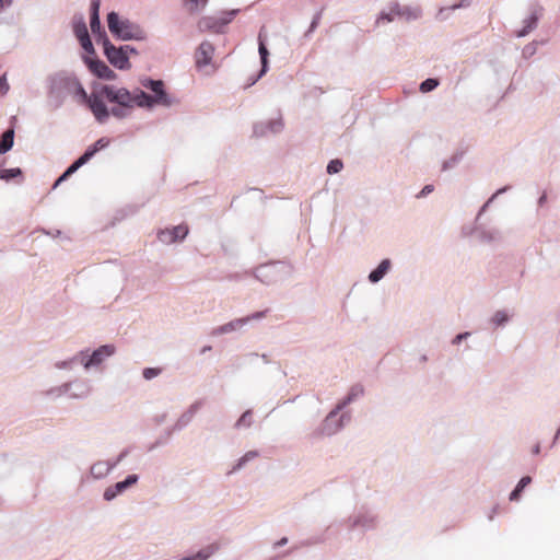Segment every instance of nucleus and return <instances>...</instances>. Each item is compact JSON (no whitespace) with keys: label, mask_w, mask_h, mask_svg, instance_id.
<instances>
[{"label":"nucleus","mask_w":560,"mask_h":560,"mask_svg":"<svg viewBox=\"0 0 560 560\" xmlns=\"http://www.w3.org/2000/svg\"><path fill=\"white\" fill-rule=\"evenodd\" d=\"M102 94L110 103H116L126 108L133 106L143 107L148 104V94L140 89L133 92L125 88H116L114 85H102Z\"/></svg>","instance_id":"nucleus-1"},{"label":"nucleus","mask_w":560,"mask_h":560,"mask_svg":"<svg viewBox=\"0 0 560 560\" xmlns=\"http://www.w3.org/2000/svg\"><path fill=\"white\" fill-rule=\"evenodd\" d=\"M107 25L113 35L124 40H143L147 37L145 32L142 28L128 20H120L116 12L108 13Z\"/></svg>","instance_id":"nucleus-2"},{"label":"nucleus","mask_w":560,"mask_h":560,"mask_svg":"<svg viewBox=\"0 0 560 560\" xmlns=\"http://www.w3.org/2000/svg\"><path fill=\"white\" fill-rule=\"evenodd\" d=\"M141 84L153 92V95L148 94L149 100L144 107L150 108L154 105L171 106L174 103L171 95L166 93L164 82L162 80L145 79Z\"/></svg>","instance_id":"nucleus-3"},{"label":"nucleus","mask_w":560,"mask_h":560,"mask_svg":"<svg viewBox=\"0 0 560 560\" xmlns=\"http://www.w3.org/2000/svg\"><path fill=\"white\" fill-rule=\"evenodd\" d=\"M109 144V140L106 138L98 139L92 147H90L83 155H81L73 164H71L67 171L57 179L55 186L59 185L62 180L67 179L70 175L77 172L82 165L89 162L92 156L100 150L106 148Z\"/></svg>","instance_id":"nucleus-4"},{"label":"nucleus","mask_w":560,"mask_h":560,"mask_svg":"<svg viewBox=\"0 0 560 560\" xmlns=\"http://www.w3.org/2000/svg\"><path fill=\"white\" fill-rule=\"evenodd\" d=\"M213 55L214 47L212 44L209 42H202L195 52L196 68L206 74L214 72L215 68L212 65Z\"/></svg>","instance_id":"nucleus-5"},{"label":"nucleus","mask_w":560,"mask_h":560,"mask_svg":"<svg viewBox=\"0 0 560 560\" xmlns=\"http://www.w3.org/2000/svg\"><path fill=\"white\" fill-rule=\"evenodd\" d=\"M104 54L108 61L120 70L130 68L129 56L127 55V48L115 47L108 38L104 39Z\"/></svg>","instance_id":"nucleus-6"},{"label":"nucleus","mask_w":560,"mask_h":560,"mask_svg":"<svg viewBox=\"0 0 560 560\" xmlns=\"http://www.w3.org/2000/svg\"><path fill=\"white\" fill-rule=\"evenodd\" d=\"M105 95L102 94V85L94 90L85 104L90 107L91 112L93 113L94 117L97 121L104 122L107 120L109 116V112L107 109V106L104 103Z\"/></svg>","instance_id":"nucleus-7"},{"label":"nucleus","mask_w":560,"mask_h":560,"mask_svg":"<svg viewBox=\"0 0 560 560\" xmlns=\"http://www.w3.org/2000/svg\"><path fill=\"white\" fill-rule=\"evenodd\" d=\"M352 399V396L350 395L347 399V401L340 404L337 406V408L335 410H332L327 417L326 419L324 420V423H323V433L324 434H327V435H331L334 433H336L341 427H342V419H343V416H341L339 419H338V413H339V410H341L343 408V406L350 401Z\"/></svg>","instance_id":"nucleus-8"},{"label":"nucleus","mask_w":560,"mask_h":560,"mask_svg":"<svg viewBox=\"0 0 560 560\" xmlns=\"http://www.w3.org/2000/svg\"><path fill=\"white\" fill-rule=\"evenodd\" d=\"M266 314V312H257V313H254L253 315L250 316H247V317H243V318H236L234 320H231L215 329H213V335H223V334H228V332H231L233 330H236L241 327H243L246 323H248L249 320L252 319H258V318H261L264 317Z\"/></svg>","instance_id":"nucleus-9"},{"label":"nucleus","mask_w":560,"mask_h":560,"mask_svg":"<svg viewBox=\"0 0 560 560\" xmlns=\"http://www.w3.org/2000/svg\"><path fill=\"white\" fill-rule=\"evenodd\" d=\"M98 10H100V0H93L91 3V21L90 26L91 31L95 36H98L97 40H102V44L104 45V39L107 38L105 31L103 30L100 16H98Z\"/></svg>","instance_id":"nucleus-10"},{"label":"nucleus","mask_w":560,"mask_h":560,"mask_svg":"<svg viewBox=\"0 0 560 560\" xmlns=\"http://www.w3.org/2000/svg\"><path fill=\"white\" fill-rule=\"evenodd\" d=\"M89 69L100 79L113 81L117 78V74L100 59L90 60Z\"/></svg>","instance_id":"nucleus-11"},{"label":"nucleus","mask_w":560,"mask_h":560,"mask_svg":"<svg viewBox=\"0 0 560 560\" xmlns=\"http://www.w3.org/2000/svg\"><path fill=\"white\" fill-rule=\"evenodd\" d=\"M188 234V228L187 225L180 224L172 230H164L159 233V240L162 243H174L178 240H183Z\"/></svg>","instance_id":"nucleus-12"},{"label":"nucleus","mask_w":560,"mask_h":560,"mask_svg":"<svg viewBox=\"0 0 560 560\" xmlns=\"http://www.w3.org/2000/svg\"><path fill=\"white\" fill-rule=\"evenodd\" d=\"M115 352V347L112 345L101 346L96 349L92 355L85 361L84 366L88 369L92 365H97L103 362V360L107 357H110Z\"/></svg>","instance_id":"nucleus-13"},{"label":"nucleus","mask_w":560,"mask_h":560,"mask_svg":"<svg viewBox=\"0 0 560 560\" xmlns=\"http://www.w3.org/2000/svg\"><path fill=\"white\" fill-rule=\"evenodd\" d=\"M389 268H390V261L388 259H384L378 265V267L370 273V276H369L370 281L371 282L380 281L387 273Z\"/></svg>","instance_id":"nucleus-14"},{"label":"nucleus","mask_w":560,"mask_h":560,"mask_svg":"<svg viewBox=\"0 0 560 560\" xmlns=\"http://www.w3.org/2000/svg\"><path fill=\"white\" fill-rule=\"evenodd\" d=\"M14 129L10 128L1 136L0 154L8 152L13 147Z\"/></svg>","instance_id":"nucleus-15"},{"label":"nucleus","mask_w":560,"mask_h":560,"mask_svg":"<svg viewBox=\"0 0 560 560\" xmlns=\"http://www.w3.org/2000/svg\"><path fill=\"white\" fill-rule=\"evenodd\" d=\"M138 481L137 475H129L124 481H119L114 485L117 494L125 491L128 487L135 485Z\"/></svg>","instance_id":"nucleus-16"},{"label":"nucleus","mask_w":560,"mask_h":560,"mask_svg":"<svg viewBox=\"0 0 560 560\" xmlns=\"http://www.w3.org/2000/svg\"><path fill=\"white\" fill-rule=\"evenodd\" d=\"M208 0H185L186 9L189 13H197L203 9Z\"/></svg>","instance_id":"nucleus-17"},{"label":"nucleus","mask_w":560,"mask_h":560,"mask_svg":"<svg viewBox=\"0 0 560 560\" xmlns=\"http://www.w3.org/2000/svg\"><path fill=\"white\" fill-rule=\"evenodd\" d=\"M530 481H532V478H530V477H528V476L523 477V478L518 481V483H517L516 488L512 491V493H511V495H510V500H511V501H515V500H517V499L520 498V493L522 492V490H523L526 486H528V485L530 483Z\"/></svg>","instance_id":"nucleus-18"},{"label":"nucleus","mask_w":560,"mask_h":560,"mask_svg":"<svg viewBox=\"0 0 560 560\" xmlns=\"http://www.w3.org/2000/svg\"><path fill=\"white\" fill-rule=\"evenodd\" d=\"M530 481H532V478H530V477H528V476L523 477V478L518 481V483H517L516 488L512 491V493H511V495H510V500H511V501H515V500H517V499L520 498V493L522 492V490H523L526 486H528V485L530 483Z\"/></svg>","instance_id":"nucleus-19"},{"label":"nucleus","mask_w":560,"mask_h":560,"mask_svg":"<svg viewBox=\"0 0 560 560\" xmlns=\"http://www.w3.org/2000/svg\"><path fill=\"white\" fill-rule=\"evenodd\" d=\"M530 481H532V478H530V477H528V476L523 477V478L518 481V483H517L516 488L512 491V493H511V495H510V500H511V501H515V500H517V499L520 498V493L522 492V490H523L526 486H528V485L530 483Z\"/></svg>","instance_id":"nucleus-20"},{"label":"nucleus","mask_w":560,"mask_h":560,"mask_svg":"<svg viewBox=\"0 0 560 560\" xmlns=\"http://www.w3.org/2000/svg\"><path fill=\"white\" fill-rule=\"evenodd\" d=\"M259 55H260V59H261V73H265L267 71V66H268V50L265 46V43H264L260 34H259Z\"/></svg>","instance_id":"nucleus-21"},{"label":"nucleus","mask_w":560,"mask_h":560,"mask_svg":"<svg viewBox=\"0 0 560 560\" xmlns=\"http://www.w3.org/2000/svg\"><path fill=\"white\" fill-rule=\"evenodd\" d=\"M73 32L79 40L89 36L88 27L83 20L74 24Z\"/></svg>","instance_id":"nucleus-22"},{"label":"nucleus","mask_w":560,"mask_h":560,"mask_svg":"<svg viewBox=\"0 0 560 560\" xmlns=\"http://www.w3.org/2000/svg\"><path fill=\"white\" fill-rule=\"evenodd\" d=\"M22 174L20 168H4L0 171V179L10 180L11 178L18 177Z\"/></svg>","instance_id":"nucleus-23"},{"label":"nucleus","mask_w":560,"mask_h":560,"mask_svg":"<svg viewBox=\"0 0 560 560\" xmlns=\"http://www.w3.org/2000/svg\"><path fill=\"white\" fill-rule=\"evenodd\" d=\"M439 82L436 79H427L420 84V91L423 93L430 92L438 86Z\"/></svg>","instance_id":"nucleus-24"},{"label":"nucleus","mask_w":560,"mask_h":560,"mask_svg":"<svg viewBox=\"0 0 560 560\" xmlns=\"http://www.w3.org/2000/svg\"><path fill=\"white\" fill-rule=\"evenodd\" d=\"M343 167V164L340 160H331L327 165V173L328 174H336L340 172Z\"/></svg>","instance_id":"nucleus-25"},{"label":"nucleus","mask_w":560,"mask_h":560,"mask_svg":"<svg viewBox=\"0 0 560 560\" xmlns=\"http://www.w3.org/2000/svg\"><path fill=\"white\" fill-rule=\"evenodd\" d=\"M526 22H527L526 27L518 33V36H524L526 34H528L535 27L537 18L530 16L529 20H527Z\"/></svg>","instance_id":"nucleus-26"},{"label":"nucleus","mask_w":560,"mask_h":560,"mask_svg":"<svg viewBox=\"0 0 560 560\" xmlns=\"http://www.w3.org/2000/svg\"><path fill=\"white\" fill-rule=\"evenodd\" d=\"M250 420H252V412L250 411H245L242 417L238 419L237 423H236V427H248L250 424Z\"/></svg>","instance_id":"nucleus-27"},{"label":"nucleus","mask_w":560,"mask_h":560,"mask_svg":"<svg viewBox=\"0 0 560 560\" xmlns=\"http://www.w3.org/2000/svg\"><path fill=\"white\" fill-rule=\"evenodd\" d=\"M160 373H161L160 369L147 368V369L143 370V377L145 380H151V378L158 376Z\"/></svg>","instance_id":"nucleus-28"},{"label":"nucleus","mask_w":560,"mask_h":560,"mask_svg":"<svg viewBox=\"0 0 560 560\" xmlns=\"http://www.w3.org/2000/svg\"><path fill=\"white\" fill-rule=\"evenodd\" d=\"M258 456V453L255 451L247 452L238 462L237 467H242L246 462L254 459Z\"/></svg>","instance_id":"nucleus-29"},{"label":"nucleus","mask_w":560,"mask_h":560,"mask_svg":"<svg viewBox=\"0 0 560 560\" xmlns=\"http://www.w3.org/2000/svg\"><path fill=\"white\" fill-rule=\"evenodd\" d=\"M75 94L80 97L81 102L83 103H86L90 96L81 84L77 85Z\"/></svg>","instance_id":"nucleus-30"},{"label":"nucleus","mask_w":560,"mask_h":560,"mask_svg":"<svg viewBox=\"0 0 560 560\" xmlns=\"http://www.w3.org/2000/svg\"><path fill=\"white\" fill-rule=\"evenodd\" d=\"M80 44H81L82 48L86 52H90V54L94 52V48H93L92 42L90 39V36H88L84 39L80 40Z\"/></svg>","instance_id":"nucleus-31"},{"label":"nucleus","mask_w":560,"mask_h":560,"mask_svg":"<svg viewBox=\"0 0 560 560\" xmlns=\"http://www.w3.org/2000/svg\"><path fill=\"white\" fill-rule=\"evenodd\" d=\"M508 320V316L504 312L502 311H499L494 314L493 316V322L497 324V325H502L504 324L505 322Z\"/></svg>","instance_id":"nucleus-32"},{"label":"nucleus","mask_w":560,"mask_h":560,"mask_svg":"<svg viewBox=\"0 0 560 560\" xmlns=\"http://www.w3.org/2000/svg\"><path fill=\"white\" fill-rule=\"evenodd\" d=\"M10 86H9V83H8V80H7V75L3 74L1 78H0V93L2 95L7 94L8 91H9Z\"/></svg>","instance_id":"nucleus-33"},{"label":"nucleus","mask_w":560,"mask_h":560,"mask_svg":"<svg viewBox=\"0 0 560 560\" xmlns=\"http://www.w3.org/2000/svg\"><path fill=\"white\" fill-rule=\"evenodd\" d=\"M117 495V492L115 490V487H109L104 492V499L107 501L113 500Z\"/></svg>","instance_id":"nucleus-34"},{"label":"nucleus","mask_w":560,"mask_h":560,"mask_svg":"<svg viewBox=\"0 0 560 560\" xmlns=\"http://www.w3.org/2000/svg\"><path fill=\"white\" fill-rule=\"evenodd\" d=\"M432 191H433V186L432 185H425L417 197L418 198L419 197H424V196H427L428 194H430Z\"/></svg>","instance_id":"nucleus-35"},{"label":"nucleus","mask_w":560,"mask_h":560,"mask_svg":"<svg viewBox=\"0 0 560 560\" xmlns=\"http://www.w3.org/2000/svg\"><path fill=\"white\" fill-rule=\"evenodd\" d=\"M383 21H386V22H392L393 21V16L390 14H386V13H383L380 19L377 20V22H383Z\"/></svg>","instance_id":"nucleus-36"},{"label":"nucleus","mask_w":560,"mask_h":560,"mask_svg":"<svg viewBox=\"0 0 560 560\" xmlns=\"http://www.w3.org/2000/svg\"><path fill=\"white\" fill-rule=\"evenodd\" d=\"M12 3V0H0V11L4 9L5 7L10 5Z\"/></svg>","instance_id":"nucleus-37"},{"label":"nucleus","mask_w":560,"mask_h":560,"mask_svg":"<svg viewBox=\"0 0 560 560\" xmlns=\"http://www.w3.org/2000/svg\"><path fill=\"white\" fill-rule=\"evenodd\" d=\"M112 114H113L114 116H116V117H122V116H124L122 110H121V109H116V108H114V109L112 110Z\"/></svg>","instance_id":"nucleus-38"},{"label":"nucleus","mask_w":560,"mask_h":560,"mask_svg":"<svg viewBox=\"0 0 560 560\" xmlns=\"http://www.w3.org/2000/svg\"><path fill=\"white\" fill-rule=\"evenodd\" d=\"M122 48H127V55H128L129 52H130V54H136V49H135V48H132V47H130V46H128V45L124 46Z\"/></svg>","instance_id":"nucleus-39"},{"label":"nucleus","mask_w":560,"mask_h":560,"mask_svg":"<svg viewBox=\"0 0 560 560\" xmlns=\"http://www.w3.org/2000/svg\"><path fill=\"white\" fill-rule=\"evenodd\" d=\"M466 335H458L456 336V338L454 339V342L455 343H458Z\"/></svg>","instance_id":"nucleus-40"},{"label":"nucleus","mask_w":560,"mask_h":560,"mask_svg":"<svg viewBox=\"0 0 560 560\" xmlns=\"http://www.w3.org/2000/svg\"><path fill=\"white\" fill-rule=\"evenodd\" d=\"M533 452H534V454H538L539 453V445H536Z\"/></svg>","instance_id":"nucleus-41"},{"label":"nucleus","mask_w":560,"mask_h":560,"mask_svg":"<svg viewBox=\"0 0 560 560\" xmlns=\"http://www.w3.org/2000/svg\"><path fill=\"white\" fill-rule=\"evenodd\" d=\"M560 435V427H559V430L557 431V438Z\"/></svg>","instance_id":"nucleus-42"}]
</instances>
